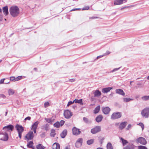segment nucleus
<instances>
[{
    "label": "nucleus",
    "mask_w": 149,
    "mask_h": 149,
    "mask_svg": "<svg viewBox=\"0 0 149 149\" xmlns=\"http://www.w3.org/2000/svg\"><path fill=\"white\" fill-rule=\"evenodd\" d=\"M9 12L11 15L15 17L18 16L19 13V8L16 6H13L10 7Z\"/></svg>",
    "instance_id": "f257e3e1"
},
{
    "label": "nucleus",
    "mask_w": 149,
    "mask_h": 149,
    "mask_svg": "<svg viewBox=\"0 0 149 149\" xmlns=\"http://www.w3.org/2000/svg\"><path fill=\"white\" fill-rule=\"evenodd\" d=\"M141 114L143 117L147 118L149 117V107L144 109L141 112Z\"/></svg>",
    "instance_id": "f03ea898"
},
{
    "label": "nucleus",
    "mask_w": 149,
    "mask_h": 149,
    "mask_svg": "<svg viewBox=\"0 0 149 149\" xmlns=\"http://www.w3.org/2000/svg\"><path fill=\"white\" fill-rule=\"evenodd\" d=\"M0 140L6 141L8 139V136L7 133L4 132L0 134Z\"/></svg>",
    "instance_id": "7ed1b4c3"
},
{
    "label": "nucleus",
    "mask_w": 149,
    "mask_h": 149,
    "mask_svg": "<svg viewBox=\"0 0 149 149\" xmlns=\"http://www.w3.org/2000/svg\"><path fill=\"white\" fill-rule=\"evenodd\" d=\"M122 114L120 112H115L113 113L111 116V119H116L120 118L121 117Z\"/></svg>",
    "instance_id": "20e7f679"
},
{
    "label": "nucleus",
    "mask_w": 149,
    "mask_h": 149,
    "mask_svg": "<svg viewBox=\"0 0 149 149\" xmlns=\"http://www.w3.org/2000/svg\"><path fill=\"white\" fill-rule=\"evenodd\" d=\"M135 141L137 143H140L142 145H145L147 143L145 139L142 137H140L136 139Z\"/></svg>",
    "instance_id": "39448f33"
},
{
    "label": "nucleus",
    "mask_w": 149,
    "mask_h": 149,
    "mask_svg": "<svg viewBox=\"0 0 149 149\" xmlns=\"http://www.w3.org/2000/svg\"><path fill=\"white\" fill-rule=\"evenodd\" d=\"M63 114L65 117L67 119L70 118L72 115V113L68 110L65 111Z\"/></svg>",
    "instance_id": "423d86ee"
},
{
    "label": "nucleus",
    "mask_w": 149,
    "mask_h": 149,
    "mask_svg": "<svg viewBox=\"0 0 149 149\" xmlns=\"http://www.w3.org/2000/svg\"><path fill=\"white\" fill-rule=\"evenodd\" d=\"M13 126L11 125H8L4 127L3 129V130H4V132H6L9 131L10 130L12 131L13 129Z\"/></svg>",
    "instance_id": "0eeeda50"
},
{
    "label": "nucleus",
    "mask_w": 149,
    "mask_h": 149,
    "mask_svg": "<svg viewBox=\"0 0 149 149\" xmlns=\"http://www.w3.org/2000/svg\"><path fill=\"white\" fill-rule=\"evenodd\" d=\"M101 130V127L100 126H96L93 128L92 129L91 132L93 134H95Z\"/></svg>",
    "instance_id": "6e6552de"
},
{
    "label": "nucleus",
    "mask_w": 149,
    "mask_h": 149,
    "mask_svg": "<svg viewBox=\"0 0 149 149\" xmlns=\"http://www.w3.org/2000/svg\"><path fill=\"white\" fill-rule=\"evenodd\" d=\"M34 137L33 132L31 131L29 132L25 136V137L28 140L32 139Z\"/></svg>",
    "instance_id": "1a4fd4ad"
},
{
    "label": "nucleus",
    "mask_w": 149,
    "mask_h": 149,
    "mask_svg": "<svg viewBox=\"0 0 149 149\" xmlns=\"http://www.w3.org/2000/svg\"><path fill=\"white\" fill-rule=\"evenodd\" d=\"M83 139L80 138L78 139L75 143V146L77 148H79L82 145Z\"/></svg>",
    "instance_id": "9d476101"
},
{
    "label": "nucleus",
    "mask_w": 149,
    "mask_h": 149,
    "mask_svg": "<svg viewBox=\"0 0 149 149\" xmlns=\"http://www.w3.org/2000/svg\"><path fill=\"white\" fill-rule=\"evenodd\" d=\"M72 133L73 134L77 135L81 133L79 130L74 127L72 129Z\"/></svg>",
    "instance_id": "9b49d317"
},
{
    "label": "nucleus",
    "mask_w": 149,
    "mask_h": 149,
    "mask_svg": "<svg viewBox=\"0 0 149 149\" xmlns=\"http://www.w3.org/2000/svg\"><path fill=\"white\" fill-rule=\"evenodd\" d=\"M102 109L103 112L105 114H108L110 111V108L108 107H103Z\"/></svg>",
    "instance_id": "f8f14e48"
},
{
    "label": "nucleus",
    "mask_w": 149,
    "mask_h": 149,
    "mask_svg": "<svg viewBox=\"0 0 149 149\" xmlns=\"http://www.w3.org/2000/svg\"><path fill=\"white\" fill-rule=\"evenodd\" d=\"M15 128L17 130L18 132H22L24 131V128L21 125L17 124L15 126Z\"/></svg>",
    "instance_id": "ddd939ff"
},
{
    "label": "nucleus",
    "mask_w": 149,
    "mask_h": 149,
    "mask_svg": "<svg viewBox=\"0 0 149 149\" xmlns=\"http://www.w3.org/2000/svg\"><path fill=\"white\" fill-rule=\"evenodd\" d=\"M92 92L93 94L94 95V97H98L101 95V92L98 90H96L95 91H93Z\"/></svg>",
    "instance_id": "4468645a"
},
{
    "label": "nucleus",
    "mask_w": 149,
    "mask_h": 149,
    "mask_svg": "<svg viewBox=\"0 0 149 149\" xmlns=\"http://www.w3.org/2000/svg\"><path fill=\"white\" fill-rule=\"evenodd\" d=\"M125 0H115L114 1V5H120L124 3V1Z\"/></svg>",
    "instance_id": "2eb2a0df"
},
{
    "label": "nucleus",
    "mask_w": 149,
    "mask_h": 149,
    "mask_svg": "<svg viewBox=\"0 0 149 149\" xmlns=\"http://www.w3.org/2000/svg\"><path fill=\"white\" fill-rule=\"evenodd\" d=\"M127 125V122L126 121L121 123L119 126V129L120 130L123 129Z\"/></svg>",
    "instance_id": "dca6fc26"
},
{
    "label": "nucleus",
    "mask_w": 149,
    "mask_h": 149,
    "mask_svg": "<svg viewBox=\"0 0 149 149\" xmlns=\"http://www.w3.org/2000/svg\"><path fill=\"white\" fill-rule=\"evenodd\" d=\"M113 89L112 87H107V88H103L102 89V93H107L109 91H110L112 89Z\"/></svg>",
    "instance_id": "f3484780"
},
{
    "label": "nucleus",
    "mask_w": 149,
    "mask_h": 149,
    "mask_svg": "<svg viewBox=\"0 0 149 149\" xmlns=\"http://www.w3.org/2000/svg\"><path fill=\"white\" fill-rule=\"evenodd\" d=\"M116 93L123 96H124L125 95V93L122 89H116Z\"/></svg>",
    "instance_id": "a211bd4d"
},
{
    "label": "nucleus",
    "mask_w": 149,
    "mask_h": 149,
    "mask_svg": "<svg viewBox=\"0 0 149 149\" xmlns=\"http://www.w3.org/2000/svg\"><path fill=\"white\" fill-rule=\"evenodd\" d=\"M3 12L5 15H7L8 14V9L7 6H6L3 8Z\"/></svg>",
    "instance_id": "6ab92c4d"
},
{
    "label": "nucleus",
    "mask_w": 149,
    "mask_h": 149,
    "mask_svg": "<svg viewBox=\"0 0 149 149\" xmlns=\"http://www.w3.org/2000/svg\"><path fill=\"white\" fill-rule=\"evenodd\" d=\"M53 149H60L59 144L57 143H54L52 146Z\"/></svg>",
    "instance_id": "aec40b11"
},
{
    "label": "nucleus",
    "mask_w": 149,
    "mask_h": 149,
    "mask_svg": "<svg viewBox=\"0 0 149 149\" xmlns=\"http://www.w3.org/2000/svg\"><path fill=\"white\" fill-rule=\"evenodd\" d=\"M67 130H64L61 134L60 136L62 138L65 137L67 135Z\"/></svg>",
    "instance_id": "412c9836"
},
{
    "label": "nucleus",
    "mask_w": 149,
    "mask_h": 149,
    "mask_svg": "<svg viewBox=\"0 0 149 149\" xmlns=\"http://www.w3.org/2000/svg\"><path fill=\"white\" fill-rule=\"evenodd\" d=\"M102 116L101 115H99L96 118L95 120L97 122L99 123L102 121Z\"/></svg>",
    "instance_id": "4be33fe9"
},
{
    "label": "nucleus",
    "mask_w": 149,
    "mask_h": 149,
    "mask_svg": "<svg viewBox=\"0 0 149 149\" xmlns=\"http://www.w3.org/2000/svg\"><path fill=\"white\" fill-rule=\"evenodd\" d=\"M134 146L132 144H130L124 147L123 149H134Z\"/></svg>",
    "instance_id": "5701e85b"
},
{
    "label": "nucleus",
    "mask_w": 149,
    "mask_h": 149,
    "mask_svg": "<svg viewBox=\"0 0 149 149\" xmlns=\"http://www.w3.org/2000/svg\"><path fill=\"white\" fill-rule=\"evenodd\" d=\"M100 105L97 106L94 109L93 111L94 113L96 114L99 112L100 109Z\"/></svg>",
    "instance_id": "b1692460"
},
{
    "label": "nucleus",
    "mask_w": 149,
    "mask_h": 149,
    "mask_svg": "<svg viewBox=\"0 0 149 149\" xmlns=\"http://www.w3.org/2000/svg\"><path fill=\"white\" fill-rule=\"evenodd\" d=\"M73 102H74L75 103H78L81 105H83V103H82V99H80V100H77L75 99L74 101Z\"/></svg>",
    "instance_id": "393cba45"
},
{
    "label": "nucleus",
    "mask_w": 149,
    "mask_h": 149,
    "mask_svg": "<svg viewBox=\"0 0 149 149\" xmlns=\"http://www.w3.org/2000/svg\"><path fill=\"white\" fill-rule=\"evenodd\" d=\"M83 119L84 121L87 124L91 123L92 122L91 120L87 118L84 117Z\"/></svg>",
    "instance_id": "a878e982"
},
{
    "label": "nucleus",
    "mask_w": 149,
    "mask_h": 149,
    "mask_svg": "<svg viewBox=\"0 0 149 149\" xmlns=\"http://www.w3.org/2000/svg\"><path fill=\"white\" fill-rule=\"evenodd\" d=\"M107 149H113V147L111 143H108L107 145Z\"/></svg>",
    "instance_id": "bb28decb"
},
{
    "label": "nucleus",
    "mask_w": 149,
    "mask_h": 149,
    "mask_svg": "<svg viewBox=\"0 0 149 149\" xmlns=\"http://www.w3.org/2000/svg\"><path fill=\"white\" fill-rule=\"evenodd\" d=\"M120 139L122 141V142L123 146H124L125 145H126L127 143H128V142L127 140L124 139L120 137Z\"/></svg>",
    "instance_id": "cd10ccee"
},
{
    "label": "nucleus",
    "mask_w": 149,
    "mask_h": 149,
    "mask_svg": "<svg viewBox=\"0 0 149 149\" xmlns=\"http://www.w3.org/2000/svg\"><path fill=\"white\" fill-rule=\"evenodd\" d=\"M36 148L37 149H45V147L40 144H39L38 145H37Z\"/></svg>",
    "instance_id": "c85d7f7f"
},
{
    "label": "nucleus",
    "mask_w": 149,
    "mask_h": 149,
    "mask_svg": "<svg viewBox=\"0 0 149 149\" xmlns=\"http://www.w3.org/2000/svg\"><path fill=\"white\" fill-rule=\"evenodd\" d=\"M133 99H131L130 98H124L123 99V101L124 102H128L130 101L133 100Z\"/></svg>",
    "instance_id": "c756f323"
},
{
    "label": "nucleus",
    "mask_w": 149,
    "mask_h": 149,
    "mask_svg": "<svg viewBox=\"0 0 149 149\" xmlns=\"http://www.w3.org/2000/svg\"><path fill=\"white\" fill-rule=\"evenodd\" d=\"M142 100L144 101H147L149 100V95L144 96L141 97Z\"/></svg>",
    "instance_id": "7c9ffc66"
},
{
    "label": "nucleus",
    "mask_w": 149,
    "mask_h": 149,
    "mask_svg": "<svg viewBox=\"0 0 149 149\" xmlns=\"http://www.w3.org/2000/svg\"><path fill=\"white\" fill-rule=\"evenodd\" d=\"M33 142L32 141H30L29 143L27 144V146L29 148H32V147L33 146Z\"/></svg>",
    "instance_id": "2f4dec72"
},
{
    "label": "nucleus",
    "mask_w": 149,
    "mask_h": 149,
    "mask_svg": "<svg viewBox=\"0 0 149 149\" xmlns=\"http://www.w3.org/2000/svg\"><path fill=\"white\" fill-rule=\"evenodd\" d=\"M56 134L55 130L54 129H52L51 130L50 135L53 137H54Z\"/></svg>",
    "instance_id": "473e14b6"
},
{
    "label": "nucleus",
    "mask_w": 149,
    "mask_h": 149,
    "mask_svg": "<svg viewBox=\"0 0 149 149\" xmlns=\"http://www.w3.org/2000/svg\"><path fill=\"white\" fill-rule=\"evenodd\" d=\"M8 94L10 95H13L14 94V93H15L14 90L13 89H9L8 90Z\"/></svg>",
    "instance_id": "72a5a7b5"
},
{
    "label": "nucleus",
    "mask_w": 149,
    "mask_h": 149,
    "mask_svg": "<svg viewBox=\"0 0 149 149\" xmlns=\"http://www.w3.org/2000/svg\"><path fill=\"white\" fill-rule=\"evenodd\" d=\"M94 140L93 139L89 140L87 141V143L88 145L91 144L93 143Z\"/></svg>",
    "instance_id": "f704fd0d"
},
{
    "label": "nucleus",
    "mask_w": 149,
    "mask_h": 149,
    "mask_svg": "<svg viewBox=\"0 0 149 149\" xmlns=\"http://www.w3.org/2000/svg\"><path fill=\"white\" fill-rule=\"evenodd\" d=\"M45 120L48 123H51L53 122V120L52 119V118H45Z\"/></svg>",
    "instance_id": "c9c22d12"
},
{
    "label": "nucleus",
    "mask_w": 149,
    "mask_h": 149,
    "mask_svg": "<svg viewBox=\"0 0 149 149\" xmlns=\"http://www.w3.org/2000/svg\"><path fill=\"white\" fill-rule=\"evenodd\" d=\"M39 123L38 121L36 122L32 125V128H37L38 125Z\"/></svg>",
    "instance_id": "e433bc0d"
},
{
    "label": "nucleus",
    "mask_w": 149,
    "mask_h": 149,
    "mask_svg": "<svg viewBox=\"0 0 149 149\" xmlns=\"http://www.w3.org/2000/svg\"><path fill=\"white\" fill-rule=\"evenodd\" d=\"M54 127H56V128H58L60 127V125L59 122H57L54 124Z\"/></svg>",
    "instance_id": "4c0bfd02"
},
{
    "label": "nucleus",
    "mask_w": 149,
    "mask_h": 149,
    "mask_svg": "<svg viewBox=\"0 0 149 149\" xmlns=\"http://www.w3.org/2000/svg\"><path fill=\"white\" fill-rule=\"evenodd\" d=\"M42 127L43 128H44L45 129L46 131H47L49 130V125L47 124H46L42 126Z\"/></svg>",
    "instance_id": "58836bf2"
},
{
    "label": "nucleus",
    "mask_w": 149,
    "mask_h": 149,
    "mask_svg": "<svg viewBox=\"0 0 149 149\" xmlns=\"http://www.w3.org/2000/svg\"><path fill=\"white\" fill-rule=\"evenodd\" d=\"M137 149H148L145 146H138Z\"/></svg>",
    "instance_id": "ea45409f"
},
{
    "label": "nucleus",
    "mask_w": 149,
    "mask_h": 149,
    "mask_svg": "<svg viewBox=\"0 0 149 149\" xmlns=\"http://www.w3.org/2000/svg\"><path fill=\"white\" fill-rule=\"evenodd\" d=\"M121 67H120L118 68H115L113 69L112 70H111L110 71V72H115L116 71L119 70L120 68Z\"/></svg>",
    "instance_id": "a19ab883"
},
{
    "label": "nucleus",
    "mask_w": 149,
    "mask_h": 149,
    "mask_svg": "<svg viewBox=\"0 0 149 149\" xmlns=\"http://www.w3.org/2000/svg\"><path fill=\"white\" fill-rule=\"evenodd\" d=\"M139 125L141 127L142 129V130H143L144 127V126L143 124L141 123H139Z\"/></svg>",
    "instance_id": "79ce46f5"
},
{
    "label": "nucleus",
    "mask_w": 149,
    "mask_h": 149,
    "mask_svg": "<svg viewBox=\"0 0 149 149\" xmlns=\"http://www.w3.org/2000/svg\"><path fill=\"white\" fill-rule=\"evenodd\" d=\"M22 77L21 76H19L16 78H15V81H17L20 80Z\"/></svg>",
    "instance_id": "37998d69"
},
{
    "label": "nucleus",
    "mask_w": 149,
    "mask_h": 149,
    "mask_svg": "<svg viewBox=\"0 0 149 149\" xmlns=\"http://www.w3.org/2000/svg\"><path fill=\"white\" fill-rule=\"evenodd\" d=\"M49 106V103L48 102H46L44 104L45 108H47Z\"/></svg>",
    "instance_id": "c03bdc74"
},
{
    "label": "nucleus",
    "mask_w": 149,
    "mask_h": 149,
    "mask_svg": "<svg viewBox=\"0 0 149 149\" xmlns=\"http://www.w3.org/2000/svg\"><path fill=\"white\" fill-rule=\"evenodd\" d=\"M65 121L63 120H61L59 123L61 126H62L64 123Z\"/></svg>",
    "instance_id": "a18cd8bd"
},
{
    "label": "nucleus",
    "mask_w": 149,
    "mask_h": 149,
    "mask_svg": "<svg viewBox=\"0 0 149 149\" xmlns=\"http://www.w3.org/2000/svg\"><path fill=\"white\" fill-rule=\"evenodd\" d=\"M89 8V6H86L82 8V10H88Z\"/></svg>",
    "instance_id": "49530a36"
},
{
    "label": "nucleus",
    "mask_w": 149,
    "mask_h": 149,
    "mask_svg": "<svg viewBox=\"0 0 149 149\" xmlns=\"http://www.w3.org/2000/svg\"><path fill=\"white\" fill-rule=\"evenodd\" d=\"M40 136L41 138H44L45 136V132H42Z\"/></svg>",
    "instance_id": "de8ad7c7"
},
{
    "label": "nucleus",
    "mask_w": 149,
    "mask_h": 149,
    "mask_svg": "<svg viewBox=\"0 0 149 149\" xmlns=\"http://www.w3.org/2000/svg\"><path fill=\"white\" fill-rule=\"evenodd\" d=\"M15 78L14 77L12 76L11 77H10V80L11 81H15Z\"/></svg>",
    "instance_id": "09e8293b"
},
{
    "label": "nucleus",
    "mask_w": 149,
    "mask_h": 149,
    "mask_svg": "<svg viewBox=\"0 0 149 149\" xmlns=\"http://www.w3.org/2000/svg\"><path fill=\"white\" fill-rule=\"evenodd\" d=\"M74 102H73H73L72 101H70L69 102H68L67 106H69L70 105L72 104L73 103H74Z\"/></svg>",
    "instance_id": "8fccbe9b"
},
{
    "label": "nucleus",
    "mask_w": 149,
    "mask_h": 149,
    "mask_svg": "<svg viewBox=\"0 0 149 149\" xmlns=\"http://www.w3.org/2000/svg\"><path fill=\"white\" fill-rule=\"evenodd\" d=\"M0 97L3 98H5L6 97V96L3 94H0Z\"/></svg>",
    "instance_id": "3c124183"
},
{
    "label": "nucleus",
    "mask_w": 149,
    "mask_h": 149,
    "mask_svg": "<svg viewBox=\"0 0 149 149\" xmlns=\"http://www.w3.org/2000/svg\"><path fill=\"white\" fill-rule=\"evenodd\" d=\"M5 79H1L0 81V84H2L4 83V80Z\"/></svg>",
    "instance_id": "603ef678"
},
{
    "label": "nucleus",
    "mask_w": 149,
    "mask_h": 149,
    "mask_svg": "<svg viewBox=\"0 0 149 149\" xmlns=\"http://www.w3.org/2000/svg\"><path fill=\"white\" fill-rule=\"evenodd\" d=\"M22 133V132H18L19 137L20 138V139H21V138Z\"/></svg>",
    "instance_id": "864d4df0"
},
{
    "label": "nucleus",
    "mask_w": 149,
    "mask_h": 149,
    "mask_svg": "<svg viewBox=\"0 0 149 149\" xmlns=\"http://www.w3.org/2000/svg\"><path fill=\"white\" fill-rule=\"evenodd\" d=\"M131 127V125L130 124H129L128 125L127 127L126 128V130H128Z\"/></svg>",
    "instance_id": "5fc2aeb1"
},
{
    "label": "nucleus",
    "mask_w": 149,
    "mask_h": 149,
    "mask_svg": "<svg viewBox=\"0 0 149 149\" xmlns=\"http://www.w3.org/2000/svg\"><path fill=\"white\" fill-rule=\"evenodd\" d=\"M69 82H74L75 81V80L74 79H70L69 80Z\"/></svg>",
    "instance_id": "6e6d98bb"
},
{
    "label": "nucleus",
    "mask_w": 149,
    "mask_h": 149,
    "mask_svg": "<svg viewBox=\"0 0 149 149\" xmlns=\"http://www.w3.org/2000/svg\"><path fill=\"white\" fill-rule=\"evenodd\" d=\"M31 119V118L29 116H28L26 118H25L24 120H30Z\"/></svg>",
    "instance_id": "4d7b16f0"
},
{
    "label": "nucleus",
    "mask_w": 149,
    "mask_h": 149,
    "mask_svg": "<svg viewBox=\"0 0 149 149\" xmlns=\"http://www.w3.org/2000/svg\"><path fill=\"white\" fill-rule=\"evenodd\" d=\"M32 128L33 129V131L34 133L35 134L36 133V132L37 128Z\"/></svg>",
    "instance_id": "13d9d810"
},
{
    "label": "nucleus",
    "mask_w": 149,
    "mask_h": 149,
    "mask_svg": "<svg viewBox=\"0 0 149 149\" xmlns=\"http://www.w3.org/2000/svg\"><path fill=\"white\" fill-rule=\"evenodd\" d=\"M80 10V8H74L71 11H74L76 10Z\"/></svg>",
    "instance_id": "bf43d9fd"
},
{
    "label": "nucleus",
    "mask_w": 149,
    "mask_h": 149,
    "mask_svg": "<svg viewBox=\"0 0 149 149\" xmlns=\"http://www.w3.org/2000/svg\"><path fill=\"white\" fill-rule=\"evenodd\" d=\"M110 52H109V51H107L106 52L105 54V55H107L109 54H110Z\"/></svg>",
    "instance_id": "052dcab7"
},
{
    "label": "nucleus",
    "mask_w": 149,
    "mask_h": 149,
    "mask_svg": "<svg viewBox=\"0 0 149 149\" xmlns=\"http://www.w3.org/2000/svg\"><path fill=\"white\" fill-rule=\"evenodd\" d=\"M128 6H125L123 8H121V10H123L124 9L128 8Z\"/></svg>",
    "instance_id": "680f3d73"
},
{
    "label": "nucleus",
    "mask_w": 149,
    "mask_h": 149,
    "mask_svg": "<svg viewBox=\"0 0 149 149\" xmlns=\"http://www.w3.org/2000/svg\"><path fill=\"white\" fill-rule=\"evenodd\" d=\"M91 101H93L94 100V98L93 97H91Z\"/></svg>",
    "instance_id": "e2e57ef3"
},
{
    "label": "nucleus",
    "mask_w": 149,
    "mask_h": 149,
    "mask_svg": "<svg viewBox=\"0 0 149 149\" xmlns=\"http://www.w3.org/2000/svg\"><path fill=\"white\" fill-rule=\"evenodd\" d=\"M103 56L102 55H101V56H97V59H98L99 58H100V57H102Z\"/></svg>",
    "instance_id": "0e129e2a"
},
{
    "label": "nucleus",
    "mask_w": 149,
    "mask_h": 149,
    "mask_svg": "<svg viewBox=\"0 0 149 149\" xmlns=\"http://www.w3.org/2000/svg\"><path fill=\"white\" fill-rule=\"evenodd\" d=\"M97 18V17H90V18H92V19H95V18Z\"/></svg>",
    "instance_id": "69168bd1"
},
{
    "label": "nucleus",
    "mask_w": 149,
    "mask_h": 149,
    "mask_svg": "<svg viewBox=\"0 0 149 149\" xmlns=\"http://www.w3.org/2000/svg\"><path fill=\"white\" fill-rule=\"evenodd\" d=\"M96 149H103L102 148L99 147V148H97Z\"/></svg>",
    "instance_id": "338daca9"
},
{
    "label": "nucleus",
    "mask_w": 149,
    "mask_h": 149,
    "mask_svg": "<svg viewBox=\"0 0 149 149\" xmlns=\"http://www.w3.org/2000/svg\"><path fill=\"white\" fill-rule=\"evenodd\" d=\"M65 149H70V148H69L68 147H65Z\"/></svg>",
    "instance_id": "774afa93"
}]
</instances>
